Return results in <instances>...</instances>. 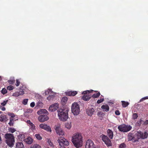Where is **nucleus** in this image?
<instances>
[{"label": "nucleus", "mask_w": 148, "mask_h": 148, "mask_svg": "<svg viewBox=\"0 0 148 148\" xmlns=\"http://www.w3.org/2000/svg\"><path fill=\"white\" fill-rule=\"evenodd\" d=\"M148 136V133L147 132L144 133L141 131H138L134 136L133 134H129L128 135V140L129 141L132 140L135 142L138 141L140 138L144 139L147 138Z\"/></svg>", "instance_id": "nucleus-1"}, {"label": "nucleus", "mask_w": 148, "mask_h": 148, "mask_svg": "<svg viewBox=\"0 0 148 148\" xmlns=\"http://www.w3.org/2000/svg\"><path fill=\"white\" fill-rule=\"evenodd\" d=\"M82 138L81 134L78 133L74 134L72 137V142L76 148H78L81 146Z\"/></svg>", "instance_id": "nucleus-2"}, {"label": "nucleus", "mask_w": 148, "mask_h": 148, "mask_svg": "<svg viewBox=\"0 0 148 148\" xmlns=\"http://www.w3.org/2000/svg\"><path fill=\"white\" fill-rule=\"evenodd\" d=\"M61 103L64 108L65 106V97H63L61 100ZM58 115L59 117V119L60 121H65V111L64 109H60L58 110Z\"/></svg>", "instance_id": "nucleus-3"}, {"label": "nucleus", "mask_w": 148, "mask_h": 148, "mask_svg": "<svg viewBox=\"0 0 148 148\" xmlns=\"http://www.w3.org/2000/svg\"><path fill=\"white\" fill-rule=\"evenodd\" d=\"M5 138L6 139V142L10 147H12L14 145V137L12 134L6 133L5 134Z\"/></svg>", "instance_id": "nucleus-4"}, {"label": "nucleus", "mask_w": 148, "mask_h": 148, "mask_svg": "<svg viewBox=\"0 0 148 148\" xmlns=\"http://www.w3.org/2000/svg\"><path fill=\"white\" fill-rule=\"evenodd\" d=\"M72 112L75 115H77L80 112V108L79 105L77 103H74L72 104L71 106Z\"/></svg>", "instance_id": "nucleus-5"}, {"label": "nucleus", "mask_w": 148, "mask_h": 148, "mask_svg": "<svg viewBox=\"0 0 148 148\" xmlns=\"http://www.w3.org/2000/svg\"><path fill=\"white\" fill-rule=\"evenodd\" d=\"M132 127L125 124L121 125L118 126V128L120 132H127L130 130Z\"/></svg>", "instance_id": "nucleus-6"}, {"label": "nucleus", "mask_w": 148, "mask_h": 148, "mask_svg": "<svg viewBox=\"0 0 148 148\" xmlns=\"http://www.w3.org/2000/svg\"><path fill=\"white\" fill-rule=\"evenodd\" d=\"M45 94L46 95H49V96L47 97V99L49 101L53 99L55 97L54 93L51 89H48L46 90Z\"/></svg>", "instance_id": "nucleus-7"}, {"label": "nucleus", "mask_w": 148, "mask_h": 148, "mask_svg": "<svg viewBox=\"0 0 148 148\" xmlns=\"http://www.w3.org/2000/svg\"><path fill=\"white\" fill-rule=\"evenodd\" d=\"M102 140L108 146H112V143L111 140L108 138L107 136L102 134Z\"/></svg>", "instance_id": "nucleus-8"}, {"label": "nucleus", "mask_w": 148, "mask_h": 148, "mask_svg": "<svg viewBox=\"0 0 148 148\" xmlns=\"http://www.w3.org/2000/svg\"><path fill=\"white\" fill-rule=\"evenodd\" d=\"M85 148H96V145L90 139L88 140L85 145Z\"/></svg>", "instance_id": "nucleus-9"}, {"label": "nucleus", "mask_w": 148, "mask_h": 148, "mask_svg": "<svg viewBox=\"0 0 148 148\" xmlns=\"http://www.w3.org/2000/svg\"><path fill=\"white\" fill-rule=\"evenodd\" d=\"M59 107V104L57 103H56L51 105L49 109V111L53 112L56 110Z\"/></svg>", "instance_id": "nucleus-10"}, {"label": "nucleus", "mask_w": 148, "mask_h": 148, "mask_svg": "<svg viewBox=\"0 0 148 148\" xmlns=\"http://www.w3.org/2000/svg\"><path fill=\"white\" fill-rule=\"evenodd\" d=\"M59 143V148H65V138L61 137L58 140Z\"/></svg>", "instance_id": "nucleus-11"}, {"label": "nucleus", "mask_w": 148, "mask_h": 148, "mask_svg": "<svg viewBox=\"0 0 148 148\" xmlns=\"http://www.w3.org/2000/svg\"><path fill=\"white\" fill-rule=\"evenodd\" d=\"M39 127L41 129H44L48 132H51V127L46 124L42 123L40 125Z\"/></svg>", "instance_id": "nucleus-12"}, {"label": "nucleus", "mask_w": 148, "mask_h": 148, "mask_svg": "<svg viewBox=\"0 0 148 148\" xmlns=\"http://www.w3.org/2000/svg\"><path fill=\"white\" fill-rule=\"evenodd\" d=\"M48 115L42 114L40 116L38 119L39 121L43 122L45 121H47L49 119V117L47 116Z\"/></svg>", "instance_id": "nucleus-13"}, {"label": "nucleus", "mask_w": 148, "mask_h": 148, "mask_svg": "<svg viewBox=\"0 0 148 148\" xmlns=\"http://www.w3.org/2000/svg\"><path fill=\"white\" fill-rule=\"evenodd\" d=\"M55 130L57 134L60 135H64V132L60 126H56L55 128Z\"/></svg>", "instance_id": "nucleus-14"}, {"label": "nucleus", "mask_w": 148, "mask_h": 148, "mask_svg": "<svg viewBox=\"0 0 148 148\" xmlns=\"http://www.w3.org/2000/svg\"><path fill=\"white\" fill-rule=\"evenodd\" d=\"M26 122L28 124V125L29 126L30 128L33 132H34L36 130L35 125L32 123L29 120H27Z\"/></svg>", "instance_id": "nucleus-15"}, {"label": "nucleus", "mask_w": 148, "mask_h": 148, "mask_svg": "<svg viewBox=\"0 0 148 148\" xmlns=\"http://www.w3.org/2000/svg\"><path fill=\"white\" fill-rule=\"evenodd\" d=\"M95 111V110L93 108H88L86 110L87 114L90 116H91L93 114Z\"/></svg>", "instance_id": "nucleus-16"}, {"label": "nucleus", "mask_w": 148, "mask_h": 148, "mask_svg": "<svg viewBox=\"0 0 148 148\" xmlns=\"http://www.w3.org/2000/svg\"><path fill=\"white\" fill-rule=\"evenodd\" d=\"M37 113L39 114H46L48 115L49 113L45 109H42L37 112Z\"/></svg>", "instance_id": "nucleus-17"}, {"label": "nucleus", "mask_w": 148, "mask_h": 148, "mask_svg": "<svg viewBox=\"0 0 148 148\" xmlns=\"http://www.w3.org/2000/svg\"><path fill=\"white\" fill-rule=\"evenodd\" d=\"M107 133L108 136L110 139H112L113 136V132L111 130L108 129L107 131Z\"/></svg>", "instance_id": "nucleus-18"}, {"label": "nucleus", "mask_w": 148, "mask_h": 148, "mask_svg": "<svg viewBox=\"0 0 148 148\" xmlns=\"http://www.w3.org/2000/svg\"><path fill=\"white\" fill-rule=\"evenodd\" d=\"M23 140H24L25 142L26 143L29 144H32L33 142V139L29 137L24 139Z\"/></svg>", "instance_id": "nucleus-19"}, {"label": "nucleus", "mask_w": 148, "mask_h": 148, "mask_svg": "<svg viewBox=\"0 0 148 148\" xmlns=\"http://www.w3.org/2000/svg\"><path fill=\"white\" fill-rule=\"evenodd\" d=\"M101 108L104 112H107L109 110V108L108 105H103L101 107Z\"/></svg>", "instance_id": "nucleus-20"}, {"label": "nucleus", "mask_w": 148, "mask_h": 148, "mask_svg": "<svg viewBox=\"0 0 148 148\" xmlns=\"http://www.w3.org/2000/svg\"><path fill=\"white\" fill-rule=\"evenodd\" d=\"M77 93V92L76 91H70L68 92H65V94H66V95L69 96H74L76 95Z\"/></svg>", "instance_id": "nucleus-21"}, {"label": "nucleus", "mask_w": 148, "mask_h": 148, "mask_svg": "<svg viewBox=\"0 0 148 148\" xmlns=\"http://www.w3.org/2000/svg\"><path fill=\"white\" fill-rule=\"evenodd\" d=\"M91 97V96L90 95H83L82 97V99L84 101H88Z\"/></svg>", "instance_id": "nucleus-22"}, {"label": "nucleus", "mask_w": 148, "mask_h": 148, "mask_svg": "<svg viewBox=\"0 0 148 148\" xmlns=\"http://www.w3.org/2000/svg\"><path fill=\"white\" fill-rule=\"evenodd\" d=\"M24 145L22 143L18 142L16 144L15 148H24Z\"/></svg>", "instance_id": "nucleus-23"}, {"label": "nucleus", "mask_w": 148, "mask_h": 148, "mask_svg": "<svg viewBox=\"0 0 148 148\" xmlns=\"http://www.w3.org/2000/svg\"><path fill=\"white\" fill-rule=\"evenodd\" d=\"M72 126L71 122L70 121L68 122H65V128H66L68 129H70L72 127Z\"/></svg>", "instance_id": "nucleus-24"}, {"label": "nucleus", "mask_w": 148, "mask_h": 148, "mask_svg": "<svg viewBox=\"0 0 148 148\" xmlns=\"http://www.w3.org/2000/svg\"><path fill=\"white\" fill-rule=\"evenodd\" d=\"M6 115H1L0 116V121L1 122L5 121H6L7 119Z\"/></svg>", "instance_id": "nucleus-25"}, {"label": "nucleus", "mask_w": 148, "mask_h": 148, "mask_svg": "<svg viewBox=\"0 0 148 148\" xmlns=\"http://www.w3.org/2000/svg\"><path fill=\"white\" fill-rule=\"evenodd\" d=\"M122 106L123 107L125 108L127 107L129 105V103L128 102H126L124 101H122Z\"/></svg>", "instance_id": "nucleus-26"}, {"label": "nucleus", "mask_w": 148, "mask_h": 148, "mask_svg": "<svg viewBox=\"0 0 148 148\" xmlns=\"http://www.w3.org/2000/svg\"><path fill=\"white\" fill-rule=\"evenodd\" d=\"M93 91L94 90H87L83 92L82 93V94L83 95H85L87 94H89L90 93H92Z\"/></svg>", "instance_id": "nucleus-27"}, {"label": "nucleus", "mask_w": 148, "mask_h": 148, "mask_svg": "<svg viewBox=\"0 0 148 148\" xmlns=\"http://www.w3.org/2000/svg\"><path fill=\"white\" fill-rule=\"evenodd\" d=\"M18 137L20 140L22 141L23 140H24V138L25 137V136L24 134H21L18 136Z\"/></svg>", "instance_id": "nucleus-28"}, {"label": "nucleus", "mask_w": 148, "mask_h": 148, "mask_svg": "<svg viewBox=\"0 0 148 148\" xmlns=\"http://www.w3.org/2000/svg\"><path fill=\"white\" fill-rule=\"evenodd\" d=\"M100 95V93L99 92L97 93L94 94L92 96H91L93 98H97Z\"/></svg>", "instance_id": "nucleus-29"}, {"label": "nucleus", "mask_w": 148, "mask_h": 148, "mask_svg": "<svg viewBox=\"0 0 148 148\" xmlns=\"http://www.w3.org/2000/svg\"><path fill=\"white\" fill-rule=\"evenodd\" d=\"M138 114L137 113H134L132 115V119L134 120L136 119L138 117Z\"/></svg>", "instance_id": "nucleus-30"}, {"label": "nucleus", "mask_w": 148, "mask_h": 148, "mask_svg": "<svg viewBox=\"0 0 148 148\" xmlns=\"http://www.w3.org/2000/svg\"><path fill=\"white\" fill-rule=\"evenodd\" d=\"M47 142L51 147H53L54 145H53L52 143L51 142V140L49 139H47Z\"/></svg>", "instance_id": "nucleus-31"}, {"label": "nucleus", "mask_w": 148, "mask_h": 148, "mask_svg": "<svg viewBox=\"0 0 148 148\" xmlns=\"http://www.w3.org/2000/svg\"><path fill=\"white\" fill-rule=\"evenodd\" d=\"M14 122V119H10V122L8 124L10 126H12L13 125Z\"/></svg>", "instance_id": "nucleus-32"}, {"label": "nucleus", "mask_w": 148, "mask_h": 148, "mask_svg": "<svg viewBox=\"0 0 148 148\" xmlns=\"http://www.w3.org/2000/svg\"><path fill=\"white\" fill-rule=\"evenodd\" d=\"M30 148H41V147L39 145L36 144L34 145L31 147Z\"/></svg>", "instance_id": "nucleus-33"}, {"label": "nucleus", "mask_w": 148, "mask_h": 148, "mask_svg": "<svg viewBox=\"0 0 148 148\" xmlns=\"http://www.w3.org/2000/svg\"><path fill=\"white\" fill-rule=\"evenodd\" d=\"M1 92L3 95H4L7 92V91L5 88H4L1 91Z\"/></svg>", "instance_id": "nucleus-34"}, {"label": "nucleus", "mask_w": 148, "mask_h": 148, "mask_svg": "<svg viewBox=\"0 0 148 148\" xmlns=\"http://www.w3.org/2000/svg\"><path fill=\"white\" fill-rule=\"evenodd\" d=\"M7 88L8 90H11L14 89V87L12 85H10L7 86Z\"/></svg>", "instance_id": "nucleus-35"}, {"label": "nucleus", "mask_w": 148, "mask_h": 148, "mask_svg": "<svg viewBox=\"0 0 148 148\" xmlns=\"http://www.w3.org/2000/svg\"><path fill=\"white\" fill-rule=\"evenodd\" d=\"M104 101V98H101L100 99H99L97 101V103L98 104H99L103 101Z\"/></svg>", "instance_id": "nucleus-36"}, {"label": "nucleus", "mask_w": 148, "mask_h": 148, "mask_svg": "<svg viewBox=\"0 0 148 148\" xmlns=\"http://www.w3.org/2000/svg\"><path fill=\"white\" fill-rule=\"evenodd\" d=\"M35 136H36L37 139L39 140H41L42 139V137L40 136V134H36L35 135Z\"/></svg>", "instance_id": "nucleus-37"}, {"label": "nucleus", "mask_w": 148, "mask_h": 148, "mask_svg": "<svg viewBox=\"0 0 148 148\" xmlns=\"http://www.w3.org/2000/svg\"><path fill=\"white\" fill-rule=\"evenodd\" d=\"M126 147L125 144L124 143H123L120 145L119 148H125Z\"/></svg>", "instance_id": "nucleus-38"}, {"label": "nucleus", "mask_w": 148, "mask_h": 148, "mask_svg": "<svg viewBox=\"0 0 148 148\" xmlns=\"http://www.w3.org/2000/svg\"><path fill=\"white\" fill-rule=\"evenodd\" d=\"M9 84H13L15 82L14 79H11L8 81Z\"/></svg>", "instance_id": "nucleus-39"}, {"label": "nucleus", "mask_w": 148, "mask_h": 148, "mask_svg": "<svg viewBox=\"0 0 148 148\" xmlns=\"http://www.w3.org/2000/svg\"><path fill=\"white\" fill-rule=\"evenodd\" d=\"M28 101V99H25L23 100L22 103L24 105H26L27 104Z\"/></svg>", "instance_id": "nucleus-40"}, {"label": "nucleus", "mask_w": 148, "mask_h": 148, "mask_svg": "<svg viewBox=\"0 0 148 148\" xmlns=\"http://www.w3.org/2000/svg\"><path fill=\"white\" fill-rule=\"evenodd\" d=\"M9 131L12 133H13L16 131V130L14 128H10L9 129Z\"/></svg>", "instance_id": "nucleus-41"}, {"label": "nucleus", "mask_w": 148, "mask_h": 148, "mask_svg": "<svg viewBox=\"0 0 148 148\" xmlns=\"http://www.w3.org/2000/svg\"><path fill=\"white\" fill-rule=\"evenodd\" d=\"M12 96L15 97H18L20 96V95L18 92H16L13 94Z\"/></svg>", "instance_id": "nucleus-42"}, {"label": "nucleus", "mask_w": 148, "mask_h": 148, "mask_svg": "<svg viewBox=\"0 0 148 148\" xmlns=\"http://www.w3.org/2000/svg\"><path fill=\"white\" fill-rule=\"evenodd\" d=\"M8 100H7L5 101H4L3 103H1V105L2 106H5L6 104L8 102Z\"/></svg>", "instance_id": "nucleus-43"}, {"label": "nucleus", "mask_w": 148, "mask_h": 148, "mask_svg": "<svg viewBox=\"0 0 148 148\" xmlns=\"http://www.w3.org/2000/svg\"><path fill=\"white\" fill-rule=\"evenodd\" d=\"M65 121H66V119H67L68 118V113L67 110H66V111H65Z\"/></svg>", "instance_id": "nucleus-44"}, {"label": "nucleus", "mask_w": 148, "mask_h": 148, "mask_svg": "<svg viewBox=\"0 0 148 148\" xmlns=\"http://www.w3.org/2000/svg\"><path fill=\"white\" fill-rule=\"evenodd\" d=\"M148 99V96L145 97H144L142 98L140 100V102L142 101H143L145 99Z\"/></svg>", "instance_id": "nucleus-45"}, {"label": "nucleus", "mask_w": 148, "mask_h": 148, "mask_svg": "<svg viewBox=\"0 0 148 148\" xmlns=\"http://www.w3.org/2000/svg\"><path fill=\"white\" fill-rule=\"evenodd\" d=\"M16 86H18L19 85L20 83V81H19L18 79H17L16 80Z\"/></svg>", "instance_id": "nucleus-46"}, {"label": "nucleus", "mask_w": 148, "mask_h": 148, "mask_svg": "<svg viewBox=\"0 0 148 148\" xmlns=\"http://www.w3.org/2000/svg\"><path fill=\"white\" fill-rule=\"evenodd\" d=\"M18 92V93H19L20 95H23L24 93V91H23V90H22L21 91H20Z\"/></svg>", "instance_id": "nucleus-47"}, {"label": "nucleus", "mask_w": 148, "mask_h": 148, "mask_svg": "<svg viewBox=\"0 0 148 148\" xmlns=\"http://www.w3.org/2000/svg\"><path fill=\"white\" fill-rule=\"evenodd\" d=\"M115 114L116 115H119L120 114V113L119 110H116L115 111Z\"/></svg>", "instance_id": "nucleus-48"}, {"label": "nucleus", "mask_w": 148, "mask_h": 148, "mask_svg": "<svg viewBox=\"0 0 148 148\" xmlns=\"http://www.w3.org/2000/svg\"><path fill=\"white\" fill-rule=\"evenodd\" d=\"M8 115L11 116L12 117H13L15 116L14 114V113H9L8 114Z\"/></svg>", "instance_id": "nucleus-49"}, {"label": "nucleus", "mask_w": 148, "mask_h": 148, "mask_svg": "<svg viewBox=\"0 0 148 148\" xmlns=\"http://www.w3.org/2000/svg\"><path fill=\"white\" fill-rule=\"evenodd\" d=\"M35 103L34 102H32L30 104V106L32 107H33L34 106Z\"/></svg>", "instance_id": "nucleus-50"}, {"label": "nucleus", "mask_w": 148, "mask_h": 148, "mask_svg": "<svg viewBox=\"0 0 148 148\" xmlns=\"http://www.w3.org/2000/svg\"><path fill=\"white\" fill-rule=\"evenodd\" d=\"M69 145V143L66 139H65V146H67Z\"/></svg>", "instance_id": "nucleus-51"}, {"label": "nucleus", "mask_w": 148, "mask_h": 148, "mask_svg": "<svg viewBox=\"0 0 148 148\" xmlns=\"http://www.w3.org/2000/svg\"><path fill=\"white\" fill-rule=\"evenodd\" d=\"M142 123H140V122H137L136 123V125L137 126H140L141 125Z\"/></svg>", "instance_id": "nucleus-52"}, {"label": "nucleus", "mask_w": 148, "mask_h": 148, "mask_svg": "<svg viewBox=\"0 0 148 148\" xmlns=\"http://www.w3.org/2000/svg\"><path fill=\"white\" fill-rule=\"evenodd\" d=\"M144 124L145 125L148 124V120H147L145 122H144Z\"/></svg>", "instance_id": "nucleus-53"}, {"label": "nucleus", "mask_w": 148, "mask_h": 148, "mask_svg": "<svg viewBox=\"0 0 148 148\" xmlns=\"http://www.w3.org/2000/svg\"><path fill=\"white\" fill-rule=\"evenodd\" d=\"M1 110L3 111H5V108L4 107H2L1 109Z\"/></svg>", "instance_id": "nucleus-54"}, {"label": "nucleus", "mask_w": 148, "mask_h": 148, "mask_svg": "<svg viewBox=\"0 0 148 148\" xmlns=\"http://www.w3.org/2000/svg\"><path fill=\"white\" fill-rule=\"evenodd\" d=\"M25 88V86H23L22 87H21V88H22V89H24Z\"/></svg>", "instance_id": "nucleus-55"}, {"label": "nucleus", "mask_w": 148, "mask_h": 148, "mask_svg": "<svg viewBox=\"0 0 148 148\" xmlns=\"http://www.w3.org/2000/svg\"><path fill=\"white\" fill-rule=\"evenodd\" d=\"M1 141H2L1 138V136H0V144L1 143Z\"/></svg>", "instance_id": "nucleus-56"}, {"label": "nucleus", "mask_w": 148, "mask_h": 148, "mask_svg": "<svg viewBox=\"0 0 148 148\" xmlns=\"http://www.w3.org/2000/svg\"><path fill=\"white\" fill-rule=\"evenodd\" d=\"M143 121L141 119H140L139 122H140V123H142V122Z\"/></svg>", "instance_id": "nucleus-57"}, {"label": "nucleus", "mask_w": 148, "mask_h": 148, "mask_svg": "<svg viewBox=\"0 0 148 148\" xmlns=\"http://www.w3.org/2000/svg\"><path fill=\"white\" fill-rule=\"evenodd\" d=\"M67 100H68L67 98L65 97V101H67Z\"/></svg>", "instance_id": "nucleus-58"}, {"label": "nucleus", "mask_w": 148, "mask_h": 148, "mask_svg": "<svg viewBox=\"0 0 148 148\" xmlns=\"http://www.w3.org/2000/svg\"><path fill=\"white\" fill-rule=\"evenodd\" d=\"M2 79V78H1V76H0V81Z\"/></svg>", "instance_id": "nucleus-59"}, {"label": "nucleus", "mask_w": 148, "mask_h": 148, "mask_svg": "<svg viewBox=\"0 0 148 148\" xmlns=\"http://www.w3.org/2000/svg\"><path fill=\"white\" fill-rule=\"evenodd\" d=\"M94 91L95 92H98V91Z\"/></svg>", "instance_id": "nucleus-60"}, {"label": "nucleus", "mask_w": 148, "mask_h": 148, "mask_svg": "<svg viewBox=\"0 0 148 148\" xmlns=\"http://www.w3.org/2000/svg\"><path fill=\"white\" fill-rule=\"evenodd\" d=\"M1 113H2V112L0 111V114H1Z\"/></svg>", "instance_id": "nucleus-61"}, {"label": "nucleus", "mask_w": 148, "mask_h": 148, "mask_svg": "<svg viewBox=\"0 0 148 148\" xmlns=\"http://www.w3.org/2000/svg\"><path fill=\"white\" fill-rule=\"evenodd\" d=\"M47 148H49V147H47Z\"/></svg>", "instance_id": "nucleus-62"}]
</instances>
